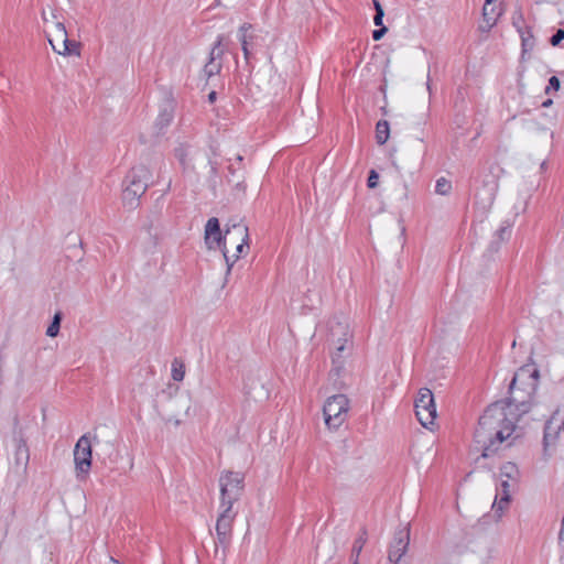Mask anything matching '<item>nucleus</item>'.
I'll return each instance as SVG.
<instances>
[{
  "instance_id": "obj_1",
  "label": "nucleus",
  "mask_w": 564,
  "mask_h": 564,
  "mask_svg": "<svg viewBox=\"0 0 564 564\" xmlns=\"http://www.w3.org/2000/svg\"><path fill=\"white\" fill-rule=\"evenodd\" d=\"M524 372L525 366H522L513 376L509 386L511 393L509 400L490 404L479 417L474 437L476 444L482 449L481 458L496 453L499 445L513 434H516L514 437H520L525 433L529 404L514 397L517 381Z\"/></svg>"
},
{
  "instance_id": "obj_2",
  "label": "nucleus",
  "mask_w": 564,
  "mask_h": 564,
  "mask_svg": "<svg viewBox=\"0 0 564 564\" xmlns=\"http://www.w3.org/2000/svg\"><path fill=\"white\" fill-rule=\"evenodd\" d=\"M150 171L144 165L131 169L126 178V187L122 191V204L132 210L139 206L140 198L147 192L150 182Z\"/></svg>"
},
{
  "instance_id": "obj_3",
  "label": "nucleus",
  "mask_w": 564,
  "mask_h": 564,
  "mask_svg": "<svg viewBox=\"0 0 564 564\" xmlns=\"http://www.w3.org/2000/svg\"><path fill=\"white\" fill-rule=\"evenodd\" d=\"M519 478L518 467L513 463H506L500 468V482L492 502V510L496 519H500L508 508L511 492L514 490Z\"/></svg>"
},
{
  "instance_id": "obj_4",
  "label": "nucleus",
  "mask_w": 564,
  "mask_h": 564,
  "mask_svg": "<svg viewBox=\"0 0 564 564\" xmlns=\"http://www.w3.org/2000/svg\"><path fill=\"white\" fill-rule=\"evenodd\" d=\"M220 507L230 506L238 501L245 488V475L239 471L226 470L219 476Z\"/></svg>"
},
{
  "instance_id": "obj_5",
  "label": "nucleus",
  "mask_w": 564,
  "mask_h": 564,
  "mask_svg": "<svg viewBox=\"0 0 564 564\" xmlns=\"http://www.w3.org/2000/svg\"><path fill=\"white\" fill-rule=\"evenodd\" d=\"M327 332L328 340L336 348V352L333 356V364L335 365V370L338 371L340 369L338 359L351 336L349 325L345 319L333 317L327 322Z\"/></svg>"
},
{
  "instance_id": "obj_6",
  "label": "nucleus",
  "mask_w": 564,
  "mask_h": 564,
  "mask_svg": "<svg viewBox=\"0 0 564 564\" xmlns=\"http://www.w3.org/2000/svg\"><path fill=\"white\" fill-rule=\"evenodd\" d=\"M348 410L349 400L345 394L329 397L323 408L325 424L328 429H338L346 421Z\"/></svg>"
},
{
  "instance_id": "obj_7",
  "label": "nucleus",
  "mask_w": 564,
  "mask_h": 564,
  "mask_svg": "<svg viewBox=\"0 0 564 564\" xmlns=\"http://www.w3.org/2000/svg\"><path fill=\"white\" fill-rule=\"evenodd\" d=\"M415 414L419 422L426 429L434 424L436 419V405L434 395L429 388H421L414 401Z\"/></svg>"
},
{
  "instance_id": "obj_8",
  "label": "nucleus",
  "mask_w": 564,
  "mask_h": 564,
  "mask_svg": "<svg viewBox=\"0 0 564 564\" xmlns=\"http://www.w3.org/2000/svg\"><path fill=\"white\" fill-rule=\"evenodd\" d=\"M232 239L229 241L230 243H236V254L232 257L228 256L227 243H224L223 251L226 264H227V274L230 273L234 263L240 258V256L245 252L246 249H249V232L248 226L243 223H237L232 225Z\"/></svg>"
},
{
  "instance_id": "obj_9",
  "label": "nucleus",
  "mask_w": 564,
  "mask_h": 564,
  "mask_svg": "<svg viewBox=\"0 0 564 564\" xmlns=\"http://www.w3.org/2000/svg\"><path fill=\"white\" fill-rule=\"evenodd\" d=\"M52 48L61 55L79 54V44L70 41L64 23L56 22L54 29L47 35Z\"/></svg>"
},
{
  "instance_id": "obj_10",
  "label": "nucleus",
  "mask_w": 564,
  "mask_h": 564,
  "mask_svg": "<svg viewBox=\"0 0 564 564\" xmlns=\"http://www.w3.org/2000/svg\"><path fill=\"white\" fill-rule=\"evenodd\" d=\"M74 463L77 478H85L91 467V443L88 435H83L74 448Z\"/></svg>"
},
{
  "instance_id": "obj_11",
  "label": "nucleus",
  "mask_w": 564,
  "mask_h": 564,
  "mask_svg": "<svg viewBox=\"0 0 564 564\" xmlns=\"http://www.w3.org/2000/svg\"><path fill=\"white\" fill-rule=\"evenodd\" d=\"M220 512L216 521L217 543L224 547L228 546L232 535V525L237 517V512L230 506L220 507Z\"/></svg>"
},
{
  "instance_id": "obj_12",
  "label": "nucleus",
  "mask_w": 564,
  "mask_h": 564,
  "mask_svg": "<svg viewBox=\"0 0 564 564\" xmlns=\"http://www.w3.org/2000/svg\"><path fill=\"white\" fill-rule=\"evenodd\" d=\"M232 232L231 226L223 234L218 218L212 217L205 225V243L208 249H221L224 243H228L232 239Z\"/></svg>"
},
{
  "instance_id": "obj_13",
  "label": "nucleus",
  "mask_w": 564,
  "mask_h": 564,
  "mask_svg": "<svg viewBox=\"0 0 564 564\" xmlns=\"http://www.w3.org/2000/svg\"><path fill=\"white\" fill-rule=\"evenodd\" d=\"M481 188H477L475 197L482 208L491 207L498 191V180L494 174H487L481 180Z\"/></svg>"
},
{
  "instance_id": "obj_14",
  "label": "nucleus",
  "mask_w": 564,
  "mask_h": 564,
  "mask_svg": "<svg viewBox=\"0 0 564 564\" xmlns=\"http://www.w3.org/2000/svg\"><path fill=\"white\" fill-rule=\"evenodd\" d=\"M410 543V529L403 528L395 532L393 542L389 547L388 560L391 564H398L406 553Z\"/></svg>"
},
{
  "instance_id": "obj_15",
  "label": "nucleus",
  "mask_w": 564,
  "mask_h": 564,
  "mask_svg": "<svg viewBox=\"0 0 564 564\" xmlns=\"http://www.w3.org/2000/svg\"><path fill=\"white\" fill-rule=\"evenodd\" d=\"M224 36L219 35L210 51L209 61L204 66V73L207 78L219 74L221 70V57L224 55L223 48Z\"/></svg>"
},
{
  "instance_id": "obj_16",
  "label": "nucleus",
  "mask_w": 564,
  "mask_h": 564,
  "mask_svg": "<svg viewBox=\"0 0 564 564\" xmlns=\"http://www.w3.org/2000/svg\"><path fill=\"white\" fill-rule=\"evenodd\" d=\"M30 460V451L23 437L15 440L14 465L17 469L26 473Z\"/></svg>"
},
{
  "instance_id": "obj_17",
  "label": "nucleus",
  "mask_w": 564,
  "mask_h": 564,
  "mask_svg": "<svg viewBox=\"0 0 564 564\" xmlns=\"http://www.w3.org/2000/svg\"><path fill=\"white\" fill-rule=\"evenodd\" d=\"M500 11L492 6V0H486L482 7V22L480 25L481 31H489L497 22Z\"/></svg>"
},
{
  "instance_id": "obj_18",
  "label": "nucleus",
  "mask_w": 564,
  "mask_h": 564,
  "mask_svg": "<svg viewBox=\"0 0 564 564\" xmlns=\"http://www.w3.org/2000/svg\"><path fill=\"white\" fill-rule=\"evenodd\" d=\"M512 24L517 29L520 37H521V45H522V56H521V64L524 61V54L527 53V37L524 35V30L527 29L525 21L523 18V14L521 11L514 12L512 17Z\"/></svg>"
},
{
  "instance_id": "obj_19",
  "label": "nucleus",
  "mask_w": 564,
  "mask_h": 564,
  "mask_svg": "<svg viewBox=\"0 0 564 564\" xmlns=\"http://www.w3.org/2000/svg\"><path fill=\"white\" fill-rule=\"evenodd\" d=\"M174 117V107L172 101H167L165 106L160 110V113L156 118V126L160 129H164L172 122Z\"/></svg>"
},
{
  "instance_id": "obj_20",
  "label": "nucleus",
  "mask_w": 564,
  "mask_h": 564,
  "mask_svg": "<svg viewBox=\"0 0 564 564\" xmlns=\"http://www.w3.org/2000/svg\"><path fill=\"white\" fill-rule=\"evenodd\" d=\"M390 135V126L387 120H380L376 124V140L377 143L382 145L384 144Z\"/></svg>"
},
{
  "instance_id": "obj_21",
  "label": "nucleus",
  "mask_w": 564,
  "mask_h": 564,
  "mask_svg": "<svg viewBox=\"0 0 564 564\" xmlns=\"http://www.w3.org/2000/svg\"><path fill=\"white\" fill-rule=\"evenodd\" d=\"M367 542V530L364 528L360 531L359 536L355 540L351 549V558L359 560V555Z\"/></svg>"
},
{
  "instance_id": "obj_22",
  "label": "nucleus",
  "mask_w": 564,
  "mask_h": 564,
  "mask_svg": "<svg viewBox=\"0 0 564 564\" xmlns=\"http://www.w3.org/2000/svg\"><path fill=\"white\" fill-rule=\"evenodd\" d=\"M185 376V365L180 359H174L172 362V378L175 381H182Z\"/></svg>"
},
{
  "instance_id": "obj_23",
  "label": "nucleus",
  "mask_w": 564,
  "mask_h": 564,
  "mask_svg": "<svg viewBox=\"0 0 564 564\" xmlns=\"http://www.w3.org/2000/svg\"><path fill=\"white\" fill-rule=\"evenodd\" d=\"M189 149H191V145L188 143H180L174 149L175 158L180 161V163L182 165H185V163H186V158L189 153Z\"/></svg>"
},
{
  "instance_id": "obj_24",
  "label": "nucleus",
  "mask_w": 564,
  "mask_h": 564,
  "mask_svg": "<svg viewBox=\"0 0 564 564\" xmlns=\"http://www.w3.org/2000/svg\"><path fill=\"white\" fill-rule=\"evenodd\" d=\"M252 29V25L250 23H243L239 28V41L241 42V46L249 45L250 40L252 39L251 35L248 34V31Z\"/></svg>"
},
{
  "instance_id": "obj_25",
  "label": "nucleus",
  "mask_w": 564,
  "mask_h": 564,
  "mask_svg": "<svg viewBox=\"0 0 564 564\" xmlns=\"http://www.w3.org/2000/svg\"><path fill=\"white\" fill-rule=\"evenodd\" d=\"M452 189V184L445 177H441L436 181L435 192L440 195H447Z\"/></svg>"
},
{
  "instance_id": "obj_26",
  "label": "nucleus",
  "mask_w": 564,
  "mask_h": 564,
  "mask_svg": "<svg viewBox=\"0 0 564 564\" xmlns=\"http://www.w3.org/2000/svg\"><path fill=\"white\" fill-rule=\"evenodd\" d=\"M61 319H62V317H61V313H56V314L54 315V318H53V321H52L51 325H50V326L47 327V329H46V335H47L48 337H55V336H57V334H58V332H59Z\"/></svg>"
},
{
  "instance_id": "obj_27",
  "label": "nucleus",
  "mask_w": 564,
  "mask_h": 564,
  "mask_svg": "<svg viewBox=\"0 0 564 564\" xmlns=\"http://www.w3.org/2000/svg\"><path fill=\"white\" fill-rule=\"evenodd\" d=\"M372 2H373L375 10H376V13L373 17V23L377 26H382V20H383V15H384L382 6L380 4V2L378 0H372Z\"/></svg>"
},
{
  "instance_id": "obj_28",
  "label": "nucleus",
  "mask_w": 564,
  "mask_h": 564,
  "mask_svg": "<svg viewBox=\"0 0 564 564\" xmlns=\"http://www.w3.org/2000/svg\"><path fill=\"white\" fill-rule=\"evenodd\" d=\"M510 236V228L509 226H501L497 231H496V237L499 241H503L506 239H508Z\"/></svg>"
},
{
  "instance_id": "obj_29",
  "label": "nucleus",
  "mask_w": 564,
  "mask_h": 564,
  "mask_svg": "<svg viewBox=\"0 0 564 564\" xmlns=\"http://www.w3.org/2000/svg\"><path fill=\"white\" fill-rule=\"evenodd\" d=\"M560 89V80L556 76H552L549 80V86L545 88V93L550 94L551 90L557 91Z\"/></svg>"
},
{
  "instance_id": "obj_30",
  "label": "nucleus",
  "mask_w": 564,
  "mask_h": 564,
  "mask_svg": "<svg viewBox=\"0 0 564 564\" xmlns=\"http://www.w3.org/2000/svg\"><path fill=\"white\" fill-rule=\"evenodd\" d=\"M379 174L371 170L368 176L367 185L370 188H375L378 185Z\"/></svg>"
},
{
  "instance_id": "obj_31",
  "label": "nucleus",
  "mask_w": 564,
  "mask_h": 564,
  "mask_svg": "<svg viewBox=\"0 0 564 564\" xmlns=\"http://www.w3.org/2000/svg\"><path fill=\"white\" fill-rule=\"evenodd\" d=\"M388 32V29L386 26H381L380 29H377L372 32V39L375 41H379L382 39V36Z\"/></svg>"
},
{
  "instance_id": "obj_32",
  "label": "nucleus",
  "mask_w": 564,
  "mask_h": 564,
  "mask_svg": "<svg viewBox=\"0 0 564 564\" xmlns=\"http://www.w3.org/2000/svg\"><path fill=\"white\" fill-rule=\"evenodd\" d=\"M564 39V31L557 30V32L551 37V44L557 45Z\"/></svg>"
},
{
  "instance_id": "obj_33",
  "label": "nucleus",
  "mask_w": 564,
  "mask_h": 564,
  "mask_svg": "<svg viewBox=\"0 0 564 564\" xmlns=\"http://www.w3.org/2000/svg\"><path fill=\"white\" fill-rule=\"evenodd\" d=\"M523 73H524V67H522V69L519 72V85H520V88L521 89H524L525 88V84L522 83V79H523Z\"/></svg>"
},
{
  "instance_id": "obj_34",
  "label": "nucleus",
  "mask_w": 564,
  "mask_h": 564,
  "mask_svg": "<svg viewBox=\"0 0 564 564\" xmlns=\"http://www.w3.org/2000/svg\"><path fill=\"white\" fill-rule=\"evenodd\" d=\"M166 422L167 423H173L175 426H178L182 423V421L180 419H173V417H169L166 420Z\"/></svg>"
},
{
  "instance_id": "obj_35",
  "label": "nucleus",
  "mask_w": 564,
  "mask_h": 564,
  "mask_svg": "<svg viewBox=\"0 0 564 564\" xmlns=\"http://www.w3.org/2000/svg\"><path fill=\"white\" fill-rule=\"evenodd\" d=\"M241 47H242V51H243L245 58L249 59V55H250L249 45H245V46H241Z\"/></svg>"
},
{
  "instance_id": "obj_36",
  "label": "nucleus",
  "mask_w": 564,
  "mask_h": 564,
  "mask_svg": "<svg viewBox=\"0 0 564 564\" xmlns=\"http://www.w3.org/2000/svg\"><path fill=\"white\" fill-rule=\"evenodd\" d=\"M208 100H209L210 102H214V101L216 100V91H212V93H209V95H208Z\"/></svg>"
},
{
  "instance_id": "obj_37",
  "label": "nucleus",
  "mask_w": 564,
  "mask_h": 564,
  "mask_svg": "<svg viewBox=\"0 0 564 564\" xmlns=\"http://www.w3.org/2000/svg\"><path fill=\"white\" fill-rule=\"evenodd\" d=\"M552 102H553L552 99H546L545 101L542 102V106L543 107H549V106L552 105Z\"/></svg>"
},
{
  "instance_id": "obj_38",
  "label": "nucleus",
  "mask_w": 564,
  "mask_h": 564,
  "mask_svg": "<svg viewBox=\"0 0 564 564\" xmlns=\"http://www.w3.org/2000/svg\"><path fill=\"white\" fill-rule=\"evenodd\" d=\"M531 377H533L534 379H538V378H539V371H538V370H534V371L531 373Z\"/></svg>"
},
{
  "instance_id": "obj_39",
  "label": "nucleus",
  "mask_w": 564,
  "mask_h": 564,
  "mask_svg": "<svg viewBox=\"0 0 564 564\" xmlns=\"http://www.w3.org/2000/svg\"><path fill=\"white\" fill-rule=\"evenodd\" d=\"M544 443H545V447H547V446H549V437H547V435H546V434H545V436H544Z\"/></svg>"
},
{
  "instance_id": "obj_40",
  "label": "nucleus",
  "mask_w": 564,
  "mask_h": 564,
  "mask_svg": "<svg viewBox=\"0 0 564 564\" xmlns=\"http://www.w3.org/2000/svg\"><path fill=\"white\" fill-rule=\"evenodd\" d=\"M351 564H359V560H357V558H351Z\"/></svg>"
},
{
  "instance_id": "obj_41",
  "label": "nucleus",
  "mask_w": 564,
  "mask_h": 564,
  "mask_svg": "<svg viewBox=\"0 0 564 564\" xmlns=\"http://www.w3.org/2000/svg\"><path fill=\"white\" fill-rule=\"evenodd\" d=\"M426 86H427V90L431 93V85H430V79L429 78H427Z\"/></svg>"
},
{
  "instance_id": "obj_42",
  "label": "nucleus",
  "mask_w": 564,
  "mask_h": 564,
  "mask_svg": "<svg viewBox=\"0 0 564 564\" xmlns=\"http://www.w3.org/2000/svg\"><path fill=\"white\" fill-rule=\"evenodd\" d=\"M236 159H237V161H238V162H241V161H242V156H241V155H237V158H236Z\"/></svg>"
},
{
  "instance_id": "obj_43",
  "label": "nucleus",
  "mask_w": 564,
  "mask_h": 564,
  "mask_svg": "<svg viewBox=\"0 0 564 564\" xmlns=\"http://www.w3.org/2000/svg\"><path fill=\"white\" fill-rule=\"evenodd\" d=\"M381 110H382L383 115H387V109H386V107H382V108H381Z\"/></svg>"
},
{
  "instance_id": "obj_44",
  "label": "nucleus",
  "mask_w": 564,
  "mask_h": 564,
  "mask_svg": "<svg viewBox=\"0 0 564 564\" xmlns=\"http://www.w3.org/2000/svg\"><path fill=\"white\" fill-rule=\"evenodd\" d=\"M189 410H191V406H187V409H186V411H185V414H186V415L188 414Z\"/></svg>"
}]
</instances>
